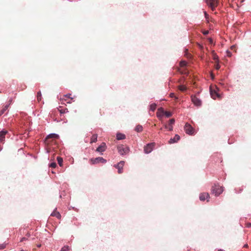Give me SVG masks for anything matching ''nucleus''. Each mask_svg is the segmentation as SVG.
Wrapping results in <instances>:
<instances>
[{
    "instance_id": "nucleus-33",
    "label": "nucleus",
    "mask_w": 251,
    "mask_h": 251,
    "mask_svg": "<svg viewBox=\"0 0 251 251\" xmlns=\"http://www.w3.org/2000/svg\"><path fill=\"white\" fill-rule=\"evenodd\" d=\"M217 63L215 65V69L216 70H219L220 68V65L218 64V62H217Z\"/></svg>"
},
{
    "instance_id": "nucleus-29",
    "label": "nucleus",
    "mask_w": 251,
    "mask_h": 251,
    "mask_svg": "<svg viewBox=\"0 0 251 251\" xmlns=\"http://www.w3.org/2000/svg\"><path fill=\"white\" fill-rule=\"evenodd\" d=\"M59 110L60 113H61V114H64V113H65L68 112V109H67V108L61 109H59Z\"/></svg>"
},
{
    "instance_id": "nucleus-23",
    "label": "nucleus",
    "mask_w": 251,
    "mask_h": 251,
    "mask_svg": "<svg viewBox=\"0 0 251 251\" xmlns=\"http://www.w3.org/2000/svg\"><path fill=\"white\" fill-rule=\"evenodd\" d=\"M37 100L40 102L42 100V95L40 91L38 92L37 94Z\"/></svg>"
},
{
    "instance_id": "nucleus-44",
    "label": "nucleus",
    "mask_w": 251,
    "mask_h": 251,
    "mask_svg": "<svg viewBox=\"0 0 251 251\" xmlns=\"http://www.w3.org/2000/svg\"><path fill=\"white\" fill-rule=\"evenodd\" d=\"M212 75V78H214V76H213V75Z\"/></svg>"
},
{
    "instance_id": "nucleus-48",
    "label": "nucleus",
    "mask_w": 251,
    "mask_h": 251,
    "mask_svg": "<svg viewBox=\"0 0 251 251\" xmlns=\"http://www.w3.org/2000/svg\"><path fill=\"white\" fill-rule=\"evenodd\" d=\"M220 251H221V250Z\"/></svg>"
},
{
    "instance_id": "nucleus-2",
    "label": "nucleus",
    "mask_w": 251,
    "mask_h": 251,
    "mask_svg": "<svg viewBox=\"0 0 251 251\" xmlns=\"http://www.w3.org/2000/svg\"><path fill=\"white\" fill-rule=\"evenodd\" d=\"M58 137L59 136L57 134L54 133L50 134L46 138L45 142L47 145L49 146L53 143H55L56 141H54V139L58 138Z\"/></svg>"
},
{
    "instance_id": "nucleus-21",
    "label": "nucleus",
    "mask_w": 251,
    "mask_h": 251,
    "mask_svg": "<svg viewBox=\"0 0 251 251\" xmlns=\"http://www.w3.org/2000/svg\"><path fill=\"white\" fill-rule=\"evenodd\" d=\"M57 160L59 166H62L63 165V159L61 157L58 156L57 157Z\"/></svg>"
},
{
    "instance_id": "nucleus-17",
    "label": "nucleus",
    "mask_w": 251,
    "mask_h": 251,
    "mask_svg": "<svg viewBox=\"0 0 251 251\" xmlns=\"http://www.w3.org/2000/svg\"><path fill=\"white\" fill-rule=\"evenodd\" d=\"M126 138V135L121 133H117L116 134V139L118 140H123Z\"/></svg>"
},
{
    "instance_id": "nucleus-8",
    "label": "nucleus",
    "mask_w": 251,
    "mask_h": 251,
    "mask_svg": "<svg viewBox=\"0 0 251 251\" xmlns=\"http://www.w3.org/2000/svg\"><path fill=\"white\" fill-rule=\"evenodd\" d=\"M191 100L194 104L197 106H200L201 105V101L196 96H191Z\"/></svg>"
},
{
    "instance_id": "nucleus-20",
    "label": "nucleus",
    "mask_w": 251,
    "mask_h": 251,
    "mask_svg": "<svg viewBox=\"0 0 251 251\" xmlns=\"http://www.w3.org/2000/svg\"><path fill=\"white\" fill-rule=\"evenodd\" d=\"M9 107L8 105H6L0 111V117L4 113V112L8 109Z\"/></svg>"
},
{
    "instance_id": "nucleus-9",
    "label": "nucleus",
    "mask_w": 251,
    "mask_h": 251,
    "mask_svg": "<svg viewBox=\"0 0 251 251\" xmlns=\"http://www.w3.org/2000/svg\"><path fill=\"white\" fill-rule=\"evenodd\" d=\"M125 164V161H121L117 164L115 165L114 166L118 169V173L121 174L123 172V168Z\"/></svg>"
},
{
    "instance_id": "nucleus-6",
    "label": "nucleus",
    "mask_w": 251,
    "mask_h": 251,
    "mask_svg": "<svg viewBox=\"0 0 251 251\" xmlns=\"http://www.w3.org/2000/svg\"><path fill=\"white\" fill-rule=\"evenodd\" d=\"M184 130L186 133L190 135H192L194 133V129L190 124L187 123L185 125Z\"/></svg>"
},
{
    "instance_id": "nucleus-26",
    "label": "nucleus",
    "mask_w": 251,
    "mask_h": 251,
    "mask_svg": "<svg viewBox=\"0 0 251 251\" xmlns=\"http://www.w3.org/2000/svg\"><path fill=\"white\" fill-rule=\"evenodd\" d=\"M187 62L185 61H181L179 63L180 67L181 68L184 67L186 66Z\"/></svg>"
},
{
    "instance_id": "nucleus-13",
    "label": "nucleus",
    "mask_w": 251,
    "mask_h": 251,
    "mask_svg": "<svg viewBox=\"0 0 251 251\" xmlns=\"http://www.w3.org/2000/svg\"><path fill=\"white\" fill-rule=\"evenodd\" d=\"M106 149V145L104 143H102L96 150V151L102 152Z\"/></svg>"
},
{
    "instance_id": "nucleus-18",
    "label": "nucleus",
    "mask_w": 251,
    "mask_h": 251,
    "mask_svg": "<svg viewBox=\"0 0 251 251\" xmlns=\"http://www.w3.org/2000/svg\"><path fill=\"white\" fill-rule=\"evenodd\" d=\"M98 135L97 134H93L91 137L90 143H95L97 141Z\"/></svg>"
},
{
    "instance_id": "nucleus-30",
    "label": "nucleus",
    "mask_w": 251,
    "mask_h": 251,
    "mask_svg": "<svg viewBox=\"0 0 251 251\" xmlns=\"http://www.w3.org/2000/svg\"><path fill=\"white\" fill-rule=\"evenodd\" d=\"M69 248L68 246H64L63 247L60 251H69Z\"/></svg>"
},
{
    "instance_id": "nucleus-14",
    "label": "nucleus",
    "mask_w": 251,
    "mask_h": 251,
    "mask_svg": "<svg viewBox=\"0 0 251 251\" xmlns=\"http://www.w3.org/2000/svg\"><path fill=\"white\" fill-rule=\"evenodd\" d=\"M180 139V136L176 134L175 137L173 138L170 139V140L169 141V144H173L177 142L178 140Z\"/></svg>"
},
{
    "instance_id": "nucleus-31",
    "label": "nucleus",
    "mask_w": 251,
    "mask_h": 251,
    "mask_svg": "<svg viewBox=\"0 0 251 251\" xmlns=\"http://www.w3.org/2000/svg\"><path fill=\"white\" fill-rule=\"evenodd\" d=\"M50 167L52 168H55L56 167V164L55 162H52L50 164Z\"/></svg>"
},
{
    "instance_id": "nucleus-28",
    "label": "nucleus",
    "mask_w": 251,
    "mask_h": 251,
    "mask_svg": "<svg viewBox=\"0 0 251 251\" xmlns=\"http://www.w3.org/2000/svg\"><path fill=\"white\" fill-rule=\"evenodd\" d=\"M167 117H170L172 116V114L171 112L169 111H165L164 114Z\"/></svg>"
},
{
    "instance_id": "nucleus-46",
    "label": "nucleus",
    "mask_w": 251,
    "mask_h": 251,
    "mask_svg": "<svg viewBox=\"0 0 251 251\" xmlns=\"http://www.w3.org/2000/svg\"><path fill=\"white\" fill-rule=\"evenodd\" d=\"M67 102V103H71V102H70V101H68V102Z\"/></svg>"
},
{
    "instance_id": "nucleus-4",
    "label": "nucleus",
    "mask_w": 251,
    "mask_h": 251,
    "mask_svg": "<svg viewBox=\"0 0 251 251\" xmlns=\"http://www.w3.org/2000/svg\"><path fill=\"white\" fill-rule=\"evenodd\" d=\"M117 150L119 153L121 155L126 154L129 151V148L123 145L118 146L117 147Z\"/></svg>"
},
{
    "instance_id": "nucleus-7",
    "label": "nucleus",
    "mask_w": 251,
    "mask_h": 251,
    "mask_svg": "<svg viewBox=\"0 0 251 251\" xmlns=\"http://www.w3.org/2000/svg\"><path fill=\"white\" fill-rule=\"evenodd\" d=\"M155 146L154 143H151L148 144L146 146L144 147V151L146 153H150L153 150V147Z\"/></svg>"
},
{
    "instance_id": "nucleus-34",
    "label": "nucleus",
    "mask_w": 251,
    "mask_h": 251,
    "mask_svg": "<svg viewBox=\"0 0 251 251\" xmlns=\"http://www.w3.org/2000/svg\"><path fill=\"white\" fill-rule=\"evenodd\" d=\"M5 247V246L4 244H1L0 245V249L2 250L4 249Z\"/></svg>"
},
{
    "instance_id": "nucleus-24",
    "label": "nucleus",
    "mask_w": 251,
    "mask_h": 251,
    "mask_svg": "<svg viewBox=\"0 0 251 251\" xmlns=\"http://www.w3.org/2000/svg\"><path fill=\"white\" fill-rule=\"evenodd\" d=\"M211 95L213 99H215L216 97H218V94L216 92L211 91Z\"/></svg>"
},
{
    "instance_id": "nucleus-16",
    "label": "nucleus",
    "mask_w": 251,
    "mask_h": 251,
    "mask_svg": "<svg viewBox=\"0 0 251 251\" xmlns=\"http://www.w3.org/2000/svg\"><path fill=\"white\" fill-rule=\"evenodd\" d=\"M51 216L56 217L58 219H60L61 217V216L59 212L56 211V209H55L51 214Z\"/></svg>"
},
{
    "instance_id": "nucleus-15",
    "label": "nucleus",
    "mask_w": 251,
    "mask_h": 251,
    "mask_svg": "<svg viewBox=\"0 0 251 251\" xmlns=\"http://www.w3.org/2000/svg\"><path fill=\"white\" fill-rule=\"evenodd\" d=\"M164 112L165 111H164L163 108L160 107L158 108L156 113L157 117L158 118L161 117L164 114Z\"/></svg>"
},
{
    "instance_id": "nucleus-38",
    "label": "nucleus",
    "mask_w": 251,
    "mask_h": 251,
    "mask_svg": "<svg viewBox=\"0 0 251 251\" xmlns=\"http://www.w3.org/2000/svg\"><path fill=\"white\" fill-rule=\"evenodd\" d=\"M170 95V97L171 98H173V97H175V94L174 93H171Z\"/></svg>"
},
{
    "instance_id": "nucleus-42",
    "label": "nucleus",
    "mask_w": 251,
    "mask_h": 251,
    "mask_svg": "<svg viewBox=\"0 0 251 251\" xmlns=\"http://www.w3.org/2000/svg\"><path fill=\"white\" fill-rule=\"evenodd\" d=\"M248 247V244H245V245L244 246V248H247Z\"/></svg>"
},
{
    "instance_id": "nucleus-39",
    "label": "nucleus",
    "mask_w": 251,
    "mask_h": 251,
    "mask_svg": "<svg viewBox=\"0 0 251 251\" xmlns=\"http://www.w3.org/2000/svg\"><path fill=\"white\" fill-rule=\"evenodd\" d=\"M227 56H231V53L230 52H227Z\"/></svg>"
},
{
    "instance_id": "nucleus-41",
    "label": "nucleus",
    "mask_w": 251,
    "mask_h": 251,
    "mask_svg": "<svg viewBox=\"0 0 251 251\" xmlns=\"http://www.w3.org/2000/svg\"><path fill=\"white\" fill-rule=\"evenodd\" d=\"M25 240V238L24 237V238H23L21 239V241H24V240Z\"/></svg>"
},
{
    "instance_id": "nucleus-1",
    "label": "nucleus",
    "mask_w": 251,
    "mask_h": 251,
    "mask_svg": "<svg viewBox=\"0 0 251 251\" xmlns=\"http://www.w3.org/2000/svg\"><path fill=\"white\" fill-rule=\"evenodd\" d=\"M223 188L218 184H214L211 188V193L215 196H218L223 192Z\"/></svg>"
},
{
    "instance_id": "nucleus-45",
    "label": "nucleus",
    "mask_w": 251,
    "mask_h": 251,
    "mask_svg": "<svg viewBox=\"0 0 251 251\" xmlns=\"http://www.w3.org/2000/svg\"><path fill=\"white\" fill-rule=\"evenodd\" d=\"M62 100H66L65 99H64V98L62 99Z\"/></svg>"
},
{
    "instance_id": "nucleus-35",
    "label": "nucleus",
    "mask_w": 251,
    "mask_h": 251,
    "mask_svg": "<svg viewBox=\"0 0 251 251\" xmlns=\"http://www.w3.org/2000/svg\"><path fill=\"white\" fill-rule=\"evenodd\" d=\"M202 33L204 35H207L209 33V31L208 30H205L203 31Z\"/></svg>"
},
{
    "instance_id": "nucleus-40",
    "label": "nucleus",
    "mask_w": 251,
    "mask_h": 251,
    "mask_svg": "<svg viewBox=\"0 0 251 251\" xmlns=\"http://www.w3.org/2000/svg\"><path fill=\"white\" fill-rule=\"evenodd\" d=\"M12 99H10V100H9V104H8V105H9V104H10V103H11V102H12Z\"/></svg>"
},
{
    "instance_id": "nucleus-43",
    "label": "nucleus",
    "mask_w": 251,
    "mask_h": 251,
    "mask_svg": "<svg viewBox=\"0 0 251 251\" xmlns=\"http://www.w3.org/2000/svg\"><path fill=\"white\" fill-rule=\"evenodd\" d=\"M248 226L249 227V226H251V224H248Z\"/></svg>"
},
{
    "instance_id": "nucleus-3",
    "label": "nucleus",
    "mask_w": 251,
    "mask_h": 251,
    "mask_svg": "<svg viewBox=\"0 0 251 251\" xmlns=\"http://www.w3.org/2000/svg\"><path fill=\"white\" fill-rule=\"evenodd\" d=\"M107 161L101 157H98L95 158H93L90 159L89 160V162L91 165H94L100 163H105Z\"/></svg>"
},
{
    "instance_id": "nucleus-5",
    "label": "nucleus",
    "mask_w": 251,
    "mask_h": 251,
    "mask_svg": "<svg viewBox=\"0 0 251 251\" xmlns=\"http://www.w3.org/2000/svg\"><path fill=\"white\" fill-rule=\"evenodd\" d=\"M207 5L211 8L212 10L214 11L216 7L217 6L218 3V0H205Z\"/></svg>"
},
{
    "instance_id": "nucleus-22",
    "label": "nucleus",
    "mask_w": 251,
    "mask_h": 251,
    "mask_svg": "<svg viewBox=\"0 0 251 251\" xmlns=\"http://www.w3.org/2000/svg\"><path fill=\"white\" fill-rule=\"evenodd\" d=\"M156 108V104L155 103H152L150 105V110L152 111H154Z\"/></svg>"
},
{
    "instance_id": "nucleus-11",
    "label": "nucleus",
    "mask_w": 251,
    "mask_h": 251,
    "mask_svg": "<svg viewBox=\"0 0 251 251\" xmlns=\"http://www.w3.org/2000/svg\"><path fill=\"white\" fill-rule=\"evenodd\" d=\"M8 131L5 130H2L0 132V143H3L5 141V135Z\"/></svg>"
},
{
    "instance_id": "nucleus-32",
    "label": "nucleus",
    "mask_w": 251,
    "mask_h": 251,
    "mask_svg": "<svg viewBox=\"0 0 251 251\" xmlns=\"http://www.w3.org/2000/svg\"><path fill=\"white\" fill-rule=\"evenodd\" d=\"M178 71L181 74H187V72L186 70H181L180 69H179Z\"/></svg>"
},
{
    "instance_id": "nucleus-25",
    "label": "nucleus",
    "mask_w": 251,
    "mask_h": 251,
    "mask_svg": "<svg viewBox=\"0 0 251 251\" xmlns=\"http://www.w3.org/2000/svg\"><path fill=\"white\" fill-rule=\"evenodd\" d=\"M178 89L180 91L184 92L186 90V87L184 85H179L178 86Z\"/></svg>"
},
{
    "instance_id": "nucleus-19",
    "label": "nucleus",
    "mask_w": 251,
    "mask_h": 251,
    "mask_svg": "<svg viewBox=\"0 0 251 251\" xmlns=\"http://www.w3.org/2000/svg\"><path fill=\"white\" fill-rule=\"evenodd\" d=\"M135 130L137 132H140L143 130V126L141 125H137L135 128Z\"/></svg>"
},
{
    "instance_id": "nucleus-12",
    "label": "nucleus",
    "mask_w": 251,
    "mask_h": 251,
    "mask_svg": "<svg viewBox=\"0 0 251 251\" xmlns=\"http://www.w3.org/2000/svg\"><path fill=\"white\" fill-rule=\"evenodd\" d=\"M210 198V196L208 193H201L200 195V199L201 201H203L206 199H208ZM208 201V200H207Z\"/></svg>"
},
{
    "instance_id": "nucleus-37",
    "label": "nucleus",
    "mask_w": 251,
    "mask_h": 251,
    "mask_svg": "<svg viewBox=\"0 0 251 251\" xmlns=\"http://www.w3.org/2000/svg\"><path fill=\"white\" fill-rule=\"evenodd\" d=\"M71 95V94H67V95H64V97H66V98H70V96Z\"/></svg>"
},
{
    "instance_id": "nucleus-27",
    "label": "nucleus",
    "mask_w": 251,
    "mask_h": 251,
    "mask_svg": "<svg viewBox=\"0 0 251 251\" xmlns=\"http://www.w3.org/2000/svg\"><path fill=\"white\" fill-rule=\"evenodd\" d=\"M213 58L216 62H218V56L214 52H213Z\"/></svg>"
},
{
    "instance_id": "nucleus-47",
    "label": "nucleus",
    "mask_w": 251,
    "mask_h": 251,
    "mask_svg": "<svg viewBox=\"0 0 251 251\" xmlns=\"http://www.w3.org/2000/svg\"><path fill=\"white\" fill-rule=\"evenodd\" d=\"M245 0H242L241 1L243 2Z\"/></svg>"
},
{
    "instance_id": "nucleus-10",
    "label": "nucleus",
    "mask_w": 251,
    "mask_h": 251,
    "mask_svg": "<svg viewBox=\"0 0 251 251\" xmlns=\"http://www.w3.org/2000/svg\"><path fill=\"white\" fill-rule=\"evenodd\" d=\"M175 123V119H171L169 120L168 125H165V127L166 129H168L169 131L173 130V125Z\"/></svg>"
},
{
    "instance_id": "nucleus-36",
    "label": "nucleus",
    "mask_w": 251,
    "mask_h": 251,
    "mask_svg": "<svg viewBox=\"0 0 251 251\" xmlns=\"http://www.w3.org/2000/svg\"><path fill=\"white\" fill-rule=\"evenodd\" d=\"M204 15H205V17L206 19H208V15L206 13V12H204Z\"/></svg>"
}]
</instances>
